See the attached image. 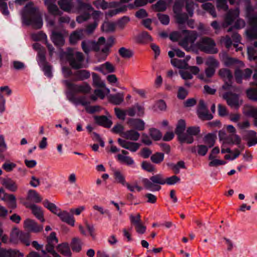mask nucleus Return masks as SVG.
<instances>
[{
  "label": "nucleus",
  "mask_w": 257,
  "mask_h": 257,
  "mask_svg": "<svg viewBox=\"0 0 257 257\" xmlns=\"http://www.w3.org/2000/svg\"><path fill=\"white\" fill-rule=\"evenodd\" d=\"M130 219L131 223L134 226L142 222L141 215L139 213L137 214L136 216L131 214L130 215Z\"/></svg>",
  "instance_id": "nucleus-59"
},
{
  "label": "nucleus",
  "mask_w": 257,
  "mask_h": 257,
  "mask_svg": "<svg viewBox=\"0 0 257 257\" xmlns=\"http://www.w3.org/2000/svg\"><path fill=\"white\" fill-rule=\"evenodd\" d=\"M150 134L152 138L156 141L159 140L162 138V134L160 131L156 128H151L150 130Z\"/></svg>",
  "instance_id": "nucleus-57"
},
{
  "label": "nucleus",
  "mask_w": 257,
  "mask_h": 257,
  "mask_svg": "<svg viewBox=\"0 0 257 257\" xmlns=\"http://www.w3.org/2000/svg\"><path fill=\"white\" fill-rule=\"evenodd\" d=\"M23 23L26 25H32L35 29H40L43 21L37 8L32 2L27 4L21 12Z\"/></svg>",
  "instance_id": "nucleus-2"
},
{
  "label": "nucleus",
  "mask_w": 257,
  "mask_h": 257,
  "mask_svg": "<svg viewBox=\"0 0 257 257\" xmlns=\"http://www.w3.org/2000/svg\"><path fill=\"white\" fill-rule=\"evenodd\" d=\"M196 46L200 50L206 53L216 54L218 52L215 42L210 38H202L197 42Z\"/></svg>",
  "instance_id": "nucleus-5"
},
{
  "label": "nucleus",
  "mask_w": 257,
  "mask_h": 257,
  "mask_svg": "<svg viewBox=\"0 0 257 257\" xmlns=\"http://www.w3.org/2000/svg\"><path fill=\"white\" fill-rule=\"evenodd\" d=\"M198 36V33L195 31L183 30L180 36L178 32L172 33L170 35V39L177 40L180 38V45L185 50L188 51L193 46Z\"/></svg>",
  "instance_id": "nucleus-3"
},
{
  "label": "nucleus",
  "mask_w": 257,
  "mask_h": 257,
  "mask_svg": "<svg viewBox=\"0 0 257 257\" xmlns=\"http://www.w3.org/2000/svg\"><path fill=\"white\" fill-rule=\"evenodd\" d=\"M117 158L118 161L121 163L125 164L127 165H132L134 164L133 159L129 156L118 154L117 156Z\"/></svg>",
  "instance_id": "nucleus-44"
},
{
  "label": "nucleus",
  "mask_w": 257,
  "mask_h": 257,
  "mask_svg": "<svg viewBox=\"0 0 257 257\" xmlns=\"http://www.w3.org/2000/svg\"><path fill=\"white\" fill-rule=\"evenodd\" d=\"M223 97L226 100L227 104L231 107L238 108V96L230 92H226L223 94Z\"/></svg>",
  "instance_id": "nucleus-16"
},
{
  "label": "nucleus",
  "mask_w": 257,
  "mask_h": 257,
  "mask_svg": "<svg viewBox=\"0 0 257 257\" xmlns=\"http://www.w3.org/2000/svg\"><path fill=\"white\" fill-rule=\"evenodd\" d=\"M51 39L54 44L57 46H61L64 44L63 36L60 33L53 32Z\"/></svg>",
  "instance_id": "nucleus-24"
},
{
  "label": "nucleus",
  "mask_w": 257,
  "mask_h": 257,
  "mask_svg": "<svg viewBox=\"0 0 257 257\" xmlns=\"http://www.w3.org/2000/svg\"><path fill=\"white\" fill-rule=\"evenodd\" d=\"M202 9L208 12L213 18L216 17V13L214 6L210 3H206L202 5Z\"/></svg>",
  "instance_id": "nucleus-37"
},
{
  "label": "nucleus",
  "mask_w": 257,
  "mask_h": 257,
  "mask_svg": "<svg viewBox=\"0 0 257 257\" xmlns=\"http://www.w3.org/2000/svg\"><path fill=\"white\" fill-rule=\"evenodd\" d=\"M74 75L75 76L74 80L77 81H82L88 79L90 77V74L88 71L86 70H81L76 71L74 73Z\"/></svg>",
  "instance_id": "nucleus-25"
},
{
  "label": "nucleus",
  "mask_w": 257,
  "mask_h": 257,
  "mask_svg": "<svg viewBox=\"0 0 257 257\" xmlns=\"http://www.w3.org/2000/svg\"><path fill=\"white\" fill-rule=\"evenodd\" d=\"M150 180L154 182V183L164 185L166 184L165 182V178L162 174H159L153 176L150 178Z\"/></svg>",
  "instance_id": "nucleus-48"
},
{
  "label": "nucleus",
  "mask_w": 257,
  "mask_h": 257,
  "mask_svg": "<svg viewBox=\"0 0 257 257\" xmlns=\"http://www.w3.org/2000/svg\"><path fill=\"white\" fill-rule=\"evenodd\" d=\"M124 96L122 93H117L114 95H111L109 97V101L111 103L115 105H119L123 101Z\"/></svg>",
  "instance_id": "nucleus-33"
},
{
  "label": "nucleus",
  "mask_w": 257,
  "mask_h": 257,
  "mask_svg": "<svg viewBox=\"0 0 257 257\" xmlns=\"http://www.w3.org/2000/svg\"><path fill=\"white\" fill-rule=\"evenodd\" d=\"M81 241L79 238L75 237L72 239L71 245L74 251H80L81 249Z\"/></svg>",
  "instance_id": "nucleus-46"
},
{
  "label": "nucleus",
  "mask_w": 257,
  "mask_h": 257,
  "mask_svg": "<svg viewBox=\"0 0 257 257\" xmlns=\"http://www.w3.org/2000/svg\"><path fill=\"white\" fill-rule=\"evenodd\" d=\"M62 83L68 89L75 93L86 94L88 93L91 89L90 86L86 82L81 84H75L70 80H64L62 81Z\"/></svg>",
  "instance_id": "nucleus-9"
},
{
  "label": "nucleus",
  "mask_w": 257,
  "mask_h": 257,
  "mask_svg": "<svg viewBox=\"0 0 257 257\" xmlns=\"http://www.w3.org/2000/svg\"><path fill=\"white\" fill-rule=\"evenodd\" d=\"M58 251L65 256H69L71 255V252L69 246L67 243H62L58 245Z\"/></svg>",
  "instance_id": "nucleus-38"
},
{
  "label": "nucleus",
  "mask_w": 257,
  "mask_h": 257,
  "mask_svg": "<svg viewBox=\"0 0 257 257\" xmlns=\"http://www.w3.org/2000/svg\"><path fill=\"white\" fill-rule=\"evenodd\" d=\"M247 97L250 100L257 101V90L254 88H249L246 90Z\"/></svg>",
  "instance_id": "nucleus-53"
},
{
  "label": "nucleus",
  "mask_w": 257,
  "mask_h": 257,
  "mask_svg": "<svg viewBox=\"0 0 257 257\" xmlns=\"http://www.w3.org/2000/svg\"><path fill=\"white\" fill-rule=\"evenodd\" d=\"M58 4L61 9L66 12H83V14L76 18V21L79 23L88 20L90 16V13L93 11V8L90 4L83 3L79 0L75 2H73L72 0H59L58 2Z\"/></svg>",
  "instance_id": "nucleus-1"
},
{
  "label": "nucleus",
  "mask_w": 257,
  "mask_h": 257,
  "mask_svg": "<svg viewBox=\"0 0 257 257\" xmlns=\"http://www.w3.org/2000/svg\"><path fill=\"white\" fill-rule=\"evenodd\" d=\"M216 7L218 10L226 11L228 9L226 0H216Z\"/></svg>",
  "instance_id": "nucleus-64"
},
{
  "label": "nucleus",
  "mask_w": 257,
  "mask_h": 257,
  "mask_svg": "<svg viewBox=\"0 0 257 257\" xmlns=\"http://www.w3.org/2000/svg\"><path fill=\"white\" fill-rule=\"evenodd\" d=\"M180 181V178L175 175L165 179V182H166V184L169 185H174L176 183L179 182Z\"/></svg>",
  "instance_id": "nucleus-63"
},
{
  "label": "nucleus",
  "mask_w": 257,
  "mask_h": 257,
  "mask_svg": "<svg viewBox=\"0 0 257 257\" xmlns=\"http://www.w3.org/2000/svg\"><path fill=\"white\" fill-rule=\"evenodd\" d=\"M243 112L246 116L253 117L254 125L257 126V109L252 106L246 105L243 107Z\"/></svg>",
  "instance_id": "nucleus-20"
},
{
  "label": "nucleus",
  "mask_w": 257,
  "mask_h": 257,
  "mask_svg": "<svg viewBox=\"0 0 257 257\" xmlns=\"http://www.w3.org/2000/svg\"><path fill=\"white\" fill-rule=\"evenodd\" d=\"M118 53L124 58H130L133 56V52L124 47L120 48L118 50Z\"/></svg>",
  "instance_id": "nucleus-49"
},
{
  "label": "nucleus",
  "mask_w": 257,
  "mask_h": 257,
  "mask_svg": "<svg viewBox=\"0 0 257 257\" xmlns=\"http://www.w3.org/2000/svg\"><path fill=\"white\" fill-rule=\"evenodd\" d=\"M25 205L27 208H29L31 209L32 213L37 219L42 222L45 221L43 212L40 207L35 204L27 202L25 203Z\"/></svg>",
  "instance_id": "nucleus-15"
},
{
  "label": "nucleus",
  "mask_w": 257,
  "mask_h": 257,
  "mask_svg": "<svg viewBox=\"0 0 257 257\" xmlns=\"http://www.w3.org/2000/svg\"><path fill=\"white\" fill-rule=\"evenodd\" d=\"M239 10L238 9L230 10L227 13L224 18V22L222 25L223 27L226 28L229 25H231L233 22L236 21L234 26L228 29V32H231L233 29H238L239 28V21L237 19L239 17Z\"/></svg>",
  "instance_id": "nucleus-7"
},
{
  "label": "nucleus",
  "mask_w": 257,
  "mask_h": 257,
  "mask_svg": "<svg viewBox=\"0 0 257 257\" xmlns=\"http://www.w3.org/2000/svg\"><path fill=\"white\" fill-rule=\"evenodd\" d=\"M127 189L132 192H140L143 190V187L139 185L138 182H134L132 183H127L125 186Z\"/></svg>",
  "instance_id": "nucleus-43"
},
{
  "label": "nucleus",
  "mask_w": 257,
  "mask_h": 257,
  "mask_svg": "<svg viewBox=\"0 0 257 257\" xmlns=\"http://www.w3.org/2000/svg\"><path fill=\"white\" fill-rule=\"evenodd\" d=\"M218 74L224 80H228L229 81L232 78V75L230 70L225 68L220 69Z\"/></svg>",
  "instance_id": "nucleus-42"
},
{
  "label": "nucleus",
  "mask_w": 257,
  "mask_h": 257,
  "mask_svg": "<svg viewBox=\"0 0 257 257\" xmlns=\"http://www.w3.org/2000/svg\"><path fill=\"white\" fill-rule=\"evenodd\" d=\"M121 137L126 140L136 141L139 140L140 135L137 131L132 129L122 133Z\"/></svg>",
  "instance_id": "nucleus-22"
},
{
  "label": "nucleus",
  "mask_w": 257,
  "mask_h": 257,
  "mask_svg": "<svg viewBox=\"0 0 257 257\" xmlns=\"http://www.w3.org/2000/svg\"><path fill=\"white\" fill-rule=\"evenodd\" d=\"M92 79L93 85L98 87L104 88L106 92L108 93L110 92L108 88L105 87L104 82L100 79L99 76L96 73H92Z\"/></svg>",
  "instance_id": "nucleus-27"
},
{
  "label": "nucleus",
  "mask_w": 257,
  "mask_h": 257,
  "mask_svg": "<svg viewBox=\"0 0 257 257\" xmlns=\"http://www.w3.org/2000/svg\"><path fill=\"white\" fill-rule=\"evenodd\" d=\"M186 127V123L184 120L180 119L178 121V124L175 130V133L178 136V138L184 134Z\"/></svg>",
  "instance_id": "nucleus-39"
},
{
  "label": "nucleus",
  "mask_w": 257,
  "mask_h": 257,
  "mask_svg": "<svg viewBox=\"0 0 257 257\" xmlns=\"http://www.w3.org/2000/svg\"><path fill=\"white\" fill-rule=\"evenodd\" d=\"M215 140V137L214 135L208 134L204 137L203 141L208 146V148H211L214 146Z\"/></svg>",
  "instance_id": "nucleus-45"
},
{
  "label": "nucleus",
  "mask_w": 257,
  "mask_h": 257,
  "mask_svg": "<svg viewBox=\"0 0 257 257\" xmlns=\"http://www.w3.org/2000/svg\"><path fill=\"white\" fill-rule=\"evenodd\" d=\"M224 64L226 66H233L236 67L235 70V78L236 81L238 83L241 82V70L240 69V66L241 63L238 60L231 57H227L224 60Z\"/></svg>",
  "instance_id": "nucleus-11"
},
{
  "label": "nucleus",
  "mask_w": 257,
  "mask_h": 257,
  "mask_svg": "<svg viewBox=\"0 0 257 257\" xmlns=\"http://www.w3.org/2000/svg\"><path fill=\"white\" fill-rule=\"evenodd\" d=\"M114 42V39L112 37H110L106 42L105 40V44L103 46H101V51L103 52H106L109 49V47H111Z\"/></svg>",
  "instance_id": "nucleus-58"
},
{
  "label": "nucleus",
  "mask_w": 257,
  "mask_h": 257,
  "mask_svg": "<svg viewBox=\"0 0 257 257\" xmlns=\"http://www.w3.org/2000/svg\"><path fill=\"white\" fill-rule=\"evenodd\" d=\"M2 184L7 189L12 192H16L18 188L16 182L11 178L3 179Z\"/></svg>",
  "instance_id": "nucleus-23"
},
{
  "label": "nucleus",
  "mask_w": 257,
  "mask_h": 257,
  "mask_svg": "<svg viewBox=\"0 0 257 257\" xmlns=\"http://www.w3.org/2000/svg\"><path fill=\"white\" fill-rule=\"evenodd\" d=\"M127 124L130 127L138 131H143L145 129V122L141 119L130 118L127 121Z\"/></svg>",
  "instance_id": "nucleus-21"
},
{
  "label": "nucleus",
  "mask_w": 257,
  "mask_h": 257,
  "mask_svg": "<svg viewBox=\"0 0 257 257\" xmlns=\"http://www.w3.org/2000/svg\"><path fill=\"white\" fill-rule=\"evenodd\" d=\"M114 177L116 182L118 183L122 184L123 186H125L127 182H126L124 176L118 170L114 171Z\"/></svg>",
  "instance_id": "nucleus-41"
},
{
  "label": "nucleus",
  "mask_w": 257,
  "mask_h": 257,
  "mask_svg": "<svg viewBox=\"0 0 257 257\" xmlns=\"http://www.w3.org/2000/svg\"><path fill=\"white\" fill-rule=\"evenodd\" d=\"M205 65L207 67L216 69L219 67L218 61L212 56L209 57L205 61Z\"/></svg>",
  "instance_id": "nucleus-40"
},
{
  "label": "nucleus",
  "mask_w": 257,
  "mask_h": 257,
  "mask_svg": "<svg viewBox=\"0 0 257 257\" xmlns=\"http://www.w3.org/2000/svg\"><path fill=\"white\" fill-rule=\"evenodd\" d=\"M154 9L157 12H163L167 9V4L163 0L159 1L153 6Z\"/></svg>",
  "instance_id": "nucleus-47"
},
{
  "label": "nucleus",
  "mask_w": 257,
  "mask_h": 257,
  "mask_svg": "<svg viewBox=\"0 0 257 257\" xmlns=\"http://www.w3.org/2000/svg\"><path fill=\"white\" fill-rule=\"evenodd\" d=\"M58 216L63 222L73 226L74 225L75 219L73 215H71L66 210H61Z\"/></svg>",
  "instance_id": "nucleus-19"
},
{
  "label": "nucleus",
  "mask_w": 257,
  "mask_h": 257,
  "mask_svg": "<svg viewBox=\"0 0 257 257\" xmlns=\"http://www.w3.org/2000/svg\"><path fill=\"white\" fill-rule=\"evenodd\" d=\"M249 27L245 32L246 37L250 39H257V15L249 17Z\"/></svg>",
  "instance_id": "nucleus-10"
},
{
  "label": "nucleus",
  "mask_w": 257,
  "mask_h": 257,
  "mask_svg": "<svg viewBox=\"0 0 257 257\" xmlns=\"http://www.w3.org/2000/svg\"><path fill=\"white\" fill-rule=\"evenodd\" d=\"M243 139L246 142L248 147L255 146L257 144V135L255 132L253 131H242Z\"/></svg>",
  "instance_id": "nucleus-13"
},
{
  "label": "nucleus",
  "mask_w": 257,
  "mask_h": 257,
  "mask_svg": "<svg viewBox=\"0 0 257 257\" xmlns=\"http://www.w3.org/2000/svg\"><path fill=\"white\" fill-rule=\"evenodd\" d=\"M8 257H23L24 254L16 249H7Z\"/></svg>",
  "instance_id": "nucleus-61"
},
{
  "label": "nucleus",
  "mask_w": 257,
  "mask_h": 257,
  "mask_svg": "<svg viewBox=\"0 0 257 257\" xmlns=\"http://www.w3.org/2000/svg\"><path fill=\"white\" fill-rule=\"evenodd\" d=\"M83 37V30H79L73 32L69 37V42L71 44H76Z\"/></svg>",
  "instance_id": "nucleus-29"
},
{
  "label": "nucleus",
  "mask_w": 257,
  "mask_h": 257,
  "mask_svg": "<svg viewBox=\"0 0 257 257\" xmlns=\"http://www.w3.org/2000/svg\"><path fill=\"white\" fill-rule=\"evenodd\" d=\"M65 56L72 68L77 69L83 67L84 57L81 52H76L74 49L68 48L65 52Z\"/></svg>",
  "instance_id": "nucleus-4"
},
{
  "label": "nucleus",
  "mask_w": 257,
  "mask_h": 257,
  "mask_svg": "<svg viewBox=\"0 0 257 257\" xmlns=\"http://www.w3.org/2000/svg\"><path fill=\"white\" fill-rule=\"evenodd\" d=\"M95 70L105 74L106 73L113 72L114 71V68L110 63L107 62L102 64L99 67L96 68Z\"/></svg>",
  "instance_id": "nucleus-28"
},
{
  "label": "nucleus",
  "mask_w": 257,
  "mask_h": 257,
  "mask_svg": "<svg viewBox=\"0 0 257 257\" xmlns=\"http://www.w3.org/2000/svg\"><path fill=\"white\" fill-rule=\"evenodd\" d=\"M226 130L229 135H227L224 131L221 130L219 132V137L224 143L228 144H239L240 139L238 136L235 135V128L231 125L227 126Z\"/></svg>",
  "instance_id": "nucleus-6"
},
{
  "label": "nucleus",
  "mask_w": 257,
  "mask_h": 257,
  "mask_svg": "<svg viewBox=\"0 0 257 257\" xmlns=\"http://www.w3.org/2000/svg\"><path fill=\"white\" fill-rule=\"evenodd\" d=\"M172 65L179 69L186 68L188 64L187 61L184 60H180L177 58L172 59L171 60Z\"/></svg>",
  "instance_id": "nucleus-34"
},
{
  "label": "nucleus",
  "mask_w": 257,
  "mask_h": 257,
  "mask_svg": "<svg viewBox=\"0 0 257 257\" xmlns=\"http://www.w3.org/2000/svg\"><path fill=\"white\" fill-rule=\"evenodd\" d=\"M105 44V38L100 37L97 42L91 41H83L81 43V47L83 51L86 54H88L91 51H101V46Z\"/></svg>",
  "instance_id": "nucleus-8"
},
{
  "label": "nucleus",
  "mask_w": 257,
  "mask_h": 257,
  "mask_svg": "<svg viewBox=\"0 0 257 257\" xmlns=\"http://www.w3.org/2000/svg\"><path fill=\"white\" fill-rule=\"evenodd\" d=\"M177 22L179 24H184L188 20V16L186 14L179 13L175 15Z\"/></svg>",
  "instance_id": "nucleus-56"
},
{
  "label": "nucleus",
  "mask_w": 257,
  "mask_h": 257,
  "mask_svg": "<svg viewBox=\"0 0 257 257\" xmlns=\"http://www.w3.org/2000/svg\"><path fill=\"white\" fill-rule=\"evenodd\" d=\"M199 118L204 120H210L213 118L211 114L208 112V109L203 100H200L197 110Z\"/></svg>",
  "instance_id": "nucleus-14"
},
{
  "label": "nucleus",
  "mask_w": 257,
  "mask_h": 257,
  "mask_svg": "<svg viewBox=\"0 0 257 257\" xmlns=\"http://www.w3.org/2000/svg\"><path fill=\"white\" fill-rule=\"evenodd\" d=\"M43 204L45 207L48 208L52 213L57 215V216L58 215V214H59V213L60 212V211L61 210L55 204L50 202L47 200H45Z\"/></svg>",
  "instance_id": "nucleus-32"
},
{
  "label": "nucleus",
  "mask_w": 257,
  "mask_h": 257,
  "mask_svg": "<svg viewBox=\"0 0 257 257\" xmlns=\"http://www.w3.org/2000/svg\"><path fill=\"white\" fill-rule=\"evenodd\" d=\"M178 140L181 143H187V144H192L194 142V138L190 134L187 133V132L180 136L178 138Z\"/></svg>",
  "instance_id": "nucleus-36"
},
{
  "label": "nucleus",
  "mask_w": 257,
  "mask_h": 257,
  "mask_svg": "<svg viewBox=\"0 0 257 257\" xmlns=\"http://www.w3.org/2000/svg\"><path fill=\"white\" fill-rule=\"evenodd\" d=\"M45 4L47 7L49 13L54 16H60L62 12L56 5V0H45Z\"/></svg>",
  "instance_id": "nucleus-17"
},
{
  "label": "nucleus",
  "mask_w": 257,
  "mask_h": 257,
  "mask_svg": "<svg viewBox=\"0 0 257 257\" xmlns=\"http://www.w3.org/2000/svg\"><path fill=\"white\" fill-rule=\"evenodd\" d=\"M30 234L29 233H25L22 232L20 234V237L18 239L21 240L26 246H29L30 244Z\"/></svg>",
  "instance_id": "nucleus-50"
},
{
  "label": "nucleus",
  "mask_w": 257,
  "mask_h": 257,
  "mask_svg": "<svg viewBox=\"0 0 257 257\" xmlns=\"http://www.w3.org/2000/svg\"><path fill=\"white\" fill-rule=\"evenodd\" d=\"M27 199L35 203H39L42 200L39 194L34 190H30L28 191Z\"/></svg>",
  "instance_id": "nucleus-30"
},
{
  "label": "nucleus",
  "mask_w": 257,
  "mask_h": 257,
  "mask_svg": "<svg viewBox=\"0 0 257 257\" xmlns=\"http://www.w3.org/2000/svg\"><path fill=\"white\" fill-rule=\"evenodd\" d=\"M115 26L113 23L109 22H104L102 26L101 29L103 32H109L114 30Z\"/></svg>",
  "instance_id": "nucleus-55"
},
{
  "label": "nucleus",
  "mask_w": 257,
  "mask_h": 257,
  "mask_svg": "<svg viewBox=\"0 0 257 257\" xmlns=\"http://www.w3.org/2000/svg\"><path fill=\"white\" fill-rule=\"evenodd\" d=\"M117 141L121 147L133 152L137 151L140 147L138 143L127 141L121 139H118Z\"/></svg>",
  "instance_id": "nucleus-18"
},
{
  "label": "nucleus",
  "mask_w": 257,
  "mask_h": 257,
  "mask_svg": "<svg viewBox=\"0 0 257 257\" xmlns=\"http://www.w3.org/2000/svg\"><path fill=\"white\" fill-rule=\"evenodd\" d=\"M164 158V154L161 153H157L151 156V159L153 162L156 164H159L163 161Z\"/></svg>",
  "instance_id": "nucleus-54"
},
{
  "label": "nucleus",
  "mask_w": 257,
  "mask_h": 257,
  "mask_svg": "<svg viewBox=\"0 0 257 257\" xmlns=\"http://www.w3.org/2000/svg\"><path fill=\"white\" fill-rule=\"evenodd\" d=\"M185 4V0H180L176 2L173 7V11L175 14L181 13L182 9Z\"/></svg>",
  "instance_id": "nucleus-51"
},
{
  "label": "nucleus",
  "mask_w": 257,
  "mask_h": 257,
  "mask_svg": "<svg viewBox=\"0 0 257 257\" xmlns=\"http://www.w3.org/2000/svg\"><path fill=\"white\" fill-rule=\"evenodd\" d=\"M95 120L98 123L105 127H110L112 124L111 121L104 115L96 117Z\"/></svg>",
  "instance_id": "nucleus-35"
},
{
  "label": "nucleus",
  "mask_w": 257,
  "mask_h": 257,
  "mask_svg": "<svg viewBox=\"0 0 257 257\" xmlns=\"http://www.w3.org/2000/svg\"><path fill=\"white\" fill-rule=\"evenodd\" d=\"M140 42H148L152 41V37L147 32H143L138 36Z\"/></svg>",
  "instance_id": "nucleus-52"
},
{
  "label": "nucleus",
  "mask_w": 257,
  "mask_h": 257,
  "mask_svg": "<svg viewBox=\"0 0 257 257\" xmlns=\"http://www.w3.org/2000/svg\"><path fill=\"white\" fill-rule=\"evenodd\" d=\"M17 165L15 163L6 162L2 166V168L7 172H10L13 170L16 167Z\"/></svg>",
  "instance_id": "nucleus-62"
},
{
  "label": "nucleus",
  "mask_w": 257,
  "mask_h": 257,
  "mask_svg": "<svg viewBox=\"0 0 257 257\" xmlns=\"http://www.w3.org/2000/svg\"><path fill=\"white\" fill-rule=\"evenodd\" d=\"M185 3H186V9L188 12L189 16L192 17L193 15L194 10V3L192 1H189L188 0H185Z\"/></svg>",
  "instance_id": "nucleus-60"
},
{
  "label": "nucleus",
  "mask_w": 257,
  "mask_h": 257,
  "mask_svg": "<svg viewBox=\"0 0 257 257\" xmlns=\"http://www.w3.org/2000/svg\"><path fill=\"white\" fill-rule=\"evenodd\" d=\"M167 165L171 168V169H172L173 172L176 174L179 173L180 169L185 168V163L183 161H180L178 162L176 164L171 163H168Z\"/></svg>",
  "instance_id": "nucleus-31"
},
{
  "label": "nucleus",
  "mask_w": 257,
  "mask_h": 257,
  "mask_svg": "<svg viewBox=\"0 0 257 257\" xmlns=\"http://www.w3.org/2000/svg\"><path fill=\"white\" fill-rule=\"evenodd\" d=\"M145 188L152 191H159L161 187L155 185L150 179L145 178L142 181Z\"/></svg>",
  "instance_id": "nucleus-26"
},
{
  "label": "nucleus",
  "mask_w": 257,
  "mask_h": 257,
  "mask_svg": "<svg viewBox=\"0 0 257 257\" xmlns=\"http://www.w3.org/2000/svg\"><path fill=\"white\" fill-rule=\"evenodd\" d=\"M24 228L28 232L39 233L43 229L42 225H39L34 220L27 218L24 222Z\"/></svg>",
  "instance_id": "nucleus-12"
}]
</instances>
